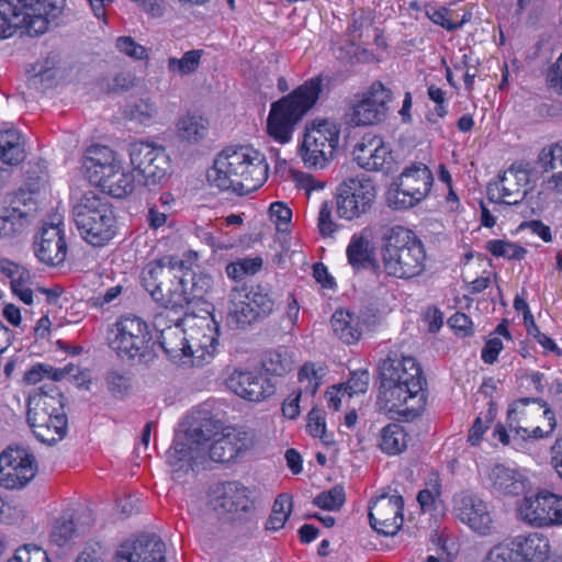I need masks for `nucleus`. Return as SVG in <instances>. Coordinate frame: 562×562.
I'll use <instances>...</instances> for the list:
<instances>
[{"instance_id":"nucleus-42","label":"nucleus","mask_w":562,"mask_h":562,"mask_svg":"<svg viewBox=\"0 0 562 562\" xmlns=\"http://www.w3.org/2000/svg\"><path fill=\"white\" fill-rule=\"evenodd\" d=\"M245 292H236L232 295L228 308V318L237 326H244L256 321V314L250 304H247Z\"/></svg>"},{"instance_id":"nucleus-36","label":"nucleus","mask_w":562,"mask_h":562,"mask_svg":"<svg viewBox=\"0 0 562 562\" xmlns=\"http://www.w3.org/2000/svg\"><path fill=\"white\" fill-rule=\"evenodd\" d=\"M209 132V121L198 113H187L179 117L176 133L179 139L195 144L203 139Z\"/></svg>"},{"instance_id":"nucleus-5","label":"nucleus","mask_w":562,"mask_h":562,"mask_svg":"<svg viewBox=\"0 0 562 562\" xmlns=\"http://www.w3.org/2000/svg\"><path fill=\"white\" fill-rule=\"evenodd\" d=\"M72 216L81 238L94 247L108 245L119 233L112 204L95 191L89 190L77 200Z\"/></svg>"},{"instance_id":"nucleus-64","label":"nucleus","mask_w":562,"mask_h":562,"mask_svg":"<svg viewBox=\"0 0 562 562\" xmlns=\"http://www.w3.org/2000/svg\"><path fill=\"white\" fill-rule=\"evenodd\" d=\"M31 281L30 278H24L23 280H16L11 282V290L15 296H18L24 304L32 305L33 300V291L29 286Z\"/></svg>"},{"instance_id":"nucleus-49","label":"nucleus","mask_w":562,"mask_h":562,"mask_svg":"<svg viewBox=\"0 0 562 562\" xmlns=\"http://www.w3.org/2000/svg\"><path fill=\"white\" fill-rule=\"evenodd\" d=\"M116 50L134 61H148V49L138 44L132 36H119L115 40Z\"/></svg>"},{"instance_id":"nucleus-25","label":"nucleus","mask_w":562,"mask_h":562,"mask_svg":"<svg viewBox=\"0 0 562 562\" xmlns=\"http://www.w3.org/2000/svg\"><path fill=\"white\" fill-rule=\"evenodd\" d=\"M381 382L426 386V379L419 363L409 356L391 352L379 364Z\"/></svg>"},{"instance_id":"nucleus-55","label":"nucleus","mask_w":562,"mask_h":562,"mask_svg":"<svg viewBox=\"0 0 562 562\" xmlns=\"http://www.w3.org/2000/svg\"><path fill=\"white\" fill-rule=\"evenodd\" d=\"M306 429L308 434L315 438H319L324 443H328L326 435L325 414L322 409L312 408L307 415Z\"/></svg>"},{"instance_id":"nucleus-32","label":"nucleus","mask_w":562,"mask_h":562,"mask_svg":"<svg viewBox=\"0 0 562 562\" xmlns=\"http://www.w3.org/2000/svg\"><path fill=\"white\" fill-rule=\"evenodd\" d=\"M509 549L525 561L544 562L550 554V542L548 537L540 532H529L516 536Z\"/></svg>"},{"instance_id":"nucleus-43","label":"nucleus","mask_w":562,"mask_h":562,"mask_svg":"<svg viewBox=\"0 0 562 562\" xmlns=\"http://www.w3.org/2000/svg\"><path fill=\"white\" fill-rule=\"evenodd\" d=\"M36 436V438L44 443H56L61 440L67 431V416L66 415H54L50 416V420H46L43 423V427L45 429L44 435L41 436L37 426H30Z\"/></svg>"},{"instance_id":"nucleus-63","label":"nucleus","mask_w":562,"mask_h":562,"mask_svg":"<svg viewBox=\"0 0 562 562\" xmlns=\"http://www.w3.org/2000/svg\"><path fill=\"white\" fill-rule=\"evenodd\" d=\"M503 348H504V345H503V341L501 340V338H498V337L490 338L485 342V345L482 349V353H481L482 360L487 364H493L497 360L498 355L503 350Z\"/></svg>"},{"instance_id":"nucleus-4","label":"nucleus","mask_w":562,"mask_h":562,"mask_svg":"<svg viewBox=\"0 0 562 562\" xmlns=\"http://www.w3.org/2000/svg\"><path fill=\"white\" fill-rule=\"evenodd\" d=\"M59 13L53 0H0V41L19 31L30 36L44 34Z\"/></svg>"},{"instance_id":"nucleus-58","label":"nucleus","mask_w":562,"mask_h":562,"mask_svg":"<svg viewBox=\"0 0 562 562\" xmlns=\"http://www.w3.org/2000/svg\"><path fill=\"white\" fill-rule=\"evenodd\" d=\"M440 485L434 484L430 488L422 490L417 495V502L424 513L431 512L437 508L440 502Z\"/></svg>"},{"instance_id":"nucleus-59","label":"nucleus","mask_w":562,"mask_h":562,"mask_svg":"<svg viewBox=\"0 0 562 562\" xmlns=\"http://www.w3.org/2000/svg\"><path fill=\"white\" fill-rule=\"evenodd\" d=\"M265 367L267 371L274 375H283L291 370L292 361L279 352H271L265 362Z\"/></svg>"},{"instance_id":"nucleus-34","label":"nucleus","mask_w":562,"mask_h":562,"mask_svg":"<svg viewBox=\"0 0 562 562\" xmlns=\"http://www.w3.org/2000/svg\"><path fill=\"white\" fill-rule=\"evenodd\" d=\"M330 323L336 337L346 344H355L362 336L360 317L348 310L336 311Z\"/></svg>"},{"instance_id":"nucleus-17","label":"nucleus","mask_w":562,"mask_h":562,"mask_svg":"<svg viewBox=\"0 0 562 562\" xmlns=\"http://www.w3.org/2000/svg\"><path fill=\"white\" fill-rule=\"evenodd\" d=\"M37 204L31 193L20 191L0 212V239L11 240L23 235L36 217Z\"/></svg>"},{"instance_id":"nucleus-7","label":"nucleus","mask_w":562,"mask_h":562,"mask_svg":"<svg viewBox=\"0 0 562 562\" xmlns=\"http://www.w3.org/2000/svg\"><path fill=\"white\" fill-rule=\"evenodd\" d=\"M509 429L516 437L522 439H540L548 437L554 430L557 420L554 413L544 403L520 398L508 411Z\"/></svg>"},{"instance_id":"nucleus-61","label":"nucleus","mask_w":562,"mask_h":562,"mask_svg":"<svg viewBox=\"0 0 562 562\" xmlns=\"http://www.w3.org/2000/svg\"><path fill=\"white\" fill-rule=\"evenodd\" d=\"M105 380L109 391L114 395H122L130 386L128 378L117 371L109 372Z\"/></svg>"},{"instance_id":"nucleus-50","label":"nucleus","mask_w":562,"mask_h":562,"mask_svg":"<svg viewBox=\"0 0 562 562\" xmlns=\"http://www.w3.org/2000/svg\"><path fill=\"white\" fill-rule=\"evenodd\" d=\"M246 299L252 306L256 317L269 315L273 307L274 302L272 297L261 286H252L249 291L245 292Z\"/></svg>"},{"instance_id":"nucleus-31","label":"nucleus","mask_w":562,"mask_h":562,"mask_svg":"<svg viewBox=\"0 0 562 562\" xmlns=\"http://www.w3.org/2000/svg\"><path fill=\"white\" fill-rule=\"evenodd\" d=\"M249 442L250 439L246 431L226 427L221 436L216 437L209 446V457L215 462L231 461L246 450Z\"/></svg>"},{"instance_id":"nucleus-56","label":"nucleus","mask_w":562,"mask_h":562,"mask_svg":"<svg viewBox=\"0 0 562 562\" xmlns=\"http://www.w3.org/2000/svg\"><path fill=\"white\" fill-rule=\"evenodd\" d=\"M370 381V374L368 370H356L351 372L349 380L341 384L344 387V392L347 393L349 397L363 394L367 392Z\"/></svg>"},{"instance_id":"nucleus-28","label":"nucleus","mask_w":562,"mask_h":562,"mask_svg":"<svg viewBox=\"0 0 562 562\" xmlns=\"http://www.w3.org/2000/svg\"><path fill=\"white\" fill-rule=\"evenodd\" d=\"M226 384L236 395L250 402H260L274 393L270 381L257 371L234 370Z\"/></svg>"},{"instance_id":"nucleus-24","label":"nucleus","mask_w":562,"mask_h":562,"mask_svg":"<svg viewBox=\"0 0 562 562\" xmlns=\"http://www.w3.org/2000/svg\"><path fill=\"white\" fill-rule=\"evenodd\" d=\"M64 404V396L54 383H50L47 390L41 387L33 391L27 398L29 425L40 427L38 432L43 436V423L50 420V416L66 415Z\"/></svg>"},{"instance_id":"nucleus-53","label":"nucleus","mask_w":562,"mask_h":562,"mask_svg":"<svg viewBox=\"0 0 562 562\" xmlns=\"http://www.w3.org/2000/svg\"><path fill=\"white\" fill-rule=\"evenodd\" d=\"M65 376V372L60 369H55L46 363L34 364L24 374V381L27 384H36L43 379L47 378L53 382L60 381Z\"/></svg>"},{"instance_id":"nucleus-46","label":"nucleus","mask_w":562,"mask_h":562,"mask_svg":"<svg viewBox=\"0 0 562 562\" xmlns=\"http://www.w3.org/2000/svg\"><path fill=\"white\" fill-rule=\"evenodd\" d=\"M168 464L175 471L188 470L192 467V450L183 440H175L166 453Z\"/></svg>"},{"instance_id":"nucleus-26","label":"nucleus","mask_w":562,"mask_h":562,"mask_svg":"<svg viewBox=\"0 0 562 562\" xmlns=\"http://www.w3.org/2000/svg\"><path fill=\"white\" fill-rule=\"evenodd\" d=\"M115 562H165V543L156 535H142L122 543Z\"/></svg>"},{"instance_id":"nucleus-47","label":"nucleus","mask_w":562,"mask_h":562,"mask_svg":"<svg viewBox=\"0 0 562 562\" xmlns=\"http://www.w3.org/2000/svg\"><path fill=\"white\" fill-rule=\"evenodd\" d=\"M79 535L80 530L75 526L74 520L70 517L61 516L54 522L50 540L56 546L64 547Z\"/></svg>"},{"instance_id":"nucleus-33","label":"nucleus","mask_w":562,"mask_h":562,"mask_svg":"<svg viewBox=\"0 0 562 562\" xmlns=\"http://www.w3.org/2000/svg\"><path fill=\"white\" fill-rule=\"evenodd\" d=\"M488 481L494 493L516 496L526 488V479L517 470L495 464L490 469Z\"/></svg>"},{"instance_id":"nucleus-13","label":"nucleus","mask_w":562,"mask_h":562,"mask_svg":"<svg viewBox=\"0 0 562 562\" xmlns=\"http://www.w3.org/2000/svg\"><path fill=\"white\" fill-rule=\"evenodd\" d=\"M130 162L143 177L147 187L156 186L170 172V158L162 146L149 142H134L128 146Z\"/></svg>"},{"instance_id":"nucleus-35","label":"nucleus","mask_w":562,"mask_h":562,"mask_svg":"<svg viewBox=\"0 0 562 562\" xmlns=\"http://www.w3.org/2000/svg\"><path fill=\"white\" fill-rule=\"evenodd\" d=\"M95 187L113 198L122 199L133 193L135 178L133 172L126 170L122 162L119 168H115L113 172L108 175Z\"/></svg>"},{"instance_id":"nucleus-27","label":"nucleus","mask_w":562,"mask_h":562,"mask_svg":"<svg viewBox=\"0 0 562 562\" xmlns=\"http://www.w3.org/2000/svg\"><path fill=\"white\" fill-rule=\"evenodd\" d=\"M122 162L119 154L109 146L93 144L85 150L82 168L89 182L97 186Z\"/></svg>"},{"instance_id":"nucleus-22","label":"nucleus","mask_w":562,"mask_h":562,"mask_svg":"<svg viewBox=\"0 0 562 562\" xmlns=\"http://www.w3.org/2000/svg\"><path fill=\"white\" fill-rule=\"evenodd\" d=\"M404 501L400 494L381 495L369 506L371 527L381 535L394 536L404 522Z\"/></svg>"},{"instance_id":"nucleus-48","label":"nucleus","mask_w":562,"mask_h":562,"mask_svg":"<svg viewBox=\"0 0 562 562\" xmlns=\"http://www.w3.org/2000/svg\"><path fill=\"white\" fill-rule=\"evenodd\" d=\"M540 161L546 170L562 169V143H557L549 148L542 149ZM552 181L557 187L562 186V170L552 176Z\"/></svg>"},{"instance_id":"nucleus-16","label":"nucleus","mask_w":562,"mask_h":562,"mask_svg":"<svg viewBox=\"0 0 562 562\" xmlns=\"http://www.w3.org/2000/svg\"><path fill=\"white\" fill-rule=\"evenodd\" d=\"M36 472L35 457L26 448H8L0 454V485L4 488L24 487Z\"/></svg>"},{"instance_id":"nucleus-52","label":"nucleus","mask_w":562,"mask_h":562,"mask_svg":"<svg viewBox=\"0 0 562 562\" xmlns=\"http://www.w3.org/2000/svg\"><path fill=\"white\" fill-rule=\"evenodd\" d=\"M346 494L341 485H336L328 491L319 493L313 504L325 510H338L345 504Z\"/></svg>"},{"instance_id":"nucleus-10","label":"nucleus","mask_w":562,"mask_h":562,"mask_svg":"<svg viewBox=\"0 0 562 562\" xmlns=\"http://www.w3.org/2000/svg\"><path fill=\"white\" fill-rule=\"evenodd\" d=\"M178 260L171 256L153 260L147 263L143 272V280L151 297L158 302L165 310L182 311L190 303V299L181 289L179 282L175 290L164 288V280L171 274V270L177 266Z\"/></svg>"},{"instance_id":"nucleus-38","label":"nucleus","mask_w":562,"mask_h":562,"mask_svg":"<svg viewBox=\"0 0 562 562\" xmlns=\"http://www.w3.org/2000/svg\"><path fill=\"white\" fill-rule=\"evenodd\" d=\"M378 445L389 456L400 454L407 447V434L400 424H389L381 429Z\"/></svg>"},{"instance_id":"nucleus-3","label":"nucleus","mask_w":562,"mask_h":562,"mask_svg":"<svg viewBox=\"0 0 562 562\" xmlns=\"http://www.w3.org/2000/svg\"><path fill=\"white\" fill-rule=\"evenodd\" d=\"M322 92V79L312 78L289 95L271 104L268 120V135L280 144L292 139L294 126L315 105Z\"/></svg>"},{"instance_id":"nucleus-37","label":"nucleus","mask_w":562,"mask_h":562,"mask_svg":"<svg viewBox=\"0 0 562 562\" xmlns=\"http://www.w3.org/2000/svg\"><path fill=\"white\" fill-rule=\"evenodd\" d=\"M0 156L4 164L18 165L25 158L24 142L15 128L0 132Z\"/></svg>"},{"instance_id":"nucleus-6","label":"nucleus","mask_w":562,"mask_h":562,"mask_svg":"<svg viewBox=\"0 0 562 562\" xmlns=\"http://www.w3.org/2000/svg\"><path fill=\"white\" fill-rule=\"evenodd\" d=\"M340 138V125L334 121H314L306 126L300 157L307 168L323 169L333 160Z\"/></svg>"},{"instance_id":"nucleus-11","label":"nucleus","mask_w":562,"mask_h":562,"mask_svg":"<svg viewBox=\"0 0 562 562\" xmlns=\"http://www.w3.org/2000/svg\"><path fill=\"white\" fill-rule=\"evenodd\" d=\"M516 514L520 521L533 528L562 526V496L544 490L524 496Z\"/></svg>"},{"instance_id":"nucleus-60","label":"nucleus","mask_w":562,"mask_h":562,"mask_svg":"<svg viewBox=\"0 0 562 562\" xmlns=\"http://www.w3.org/2000/svg\"><path fill=\"white\" fill-rule=\"evenodd\" d=\"M0 273L10 279V283L16 280L30 278V272L23 266L13 262L7 258H0Z\"/></svg>"},{"instance_id":"nucleus-14","label":"nucleus","mask_w":562,"mask_h":562,"mask_svg":"<svg viewBox=\"0 0 562 562\" xmlns=\"http://www.w3.org/2000/svg\"><path fill=\"white\" fill-rule=\"evenodd\" d=\"M456 517L480 536H490L495 531L492 508L477 494L463 491L453 497Z\"/></svg>"},{"instance_id":"nucleus-19","label":"nucleus","mask_w":562,"mask_h":562,"mask_svg":"<svg viewBox=\"0 0 562 562\" xmlns=\"http://www.w3.org/2000/svg\"><path fill=\"white\" fill-rule=\"evenodd\" d=\"M33 251L40 262L49 267H57L66 260L68 245L61 221L43 224L34 237Z\"/></svg>"},{"instance_id":"nucleus-41","label":"nucleus","mask_w":562,"mask_h":562,"mask_svg":"<svg viewBox=\"0 0 562 562\" xmlns=\"http://www.w3.org/2000/svg\"><path fill=\"white\" fill-rule=\"evenodd\" d=\"M323 375L324 369L322 367L316 368L315 363L312 362L304 363L297 373L300 387L295 391L301 392L302 395L313 397L322 384Z\"/></svg>"},{"instance_id":"nucleus-39","label":"nucleus","mask_w":562,"mask_h":562,"mask_svg":"<svg viewBox=\"0 0 562 562\" xmlns=\"http://www.w3.org/2000/svg\"><path fill=\"white\" fill-rule=\"evenodd\" d=\"M251 502L248 496V490L235 483H228L224 486L220 506L228 513L247 512Z\"/></svg>"},{"instance_id":"nucleus-9","label":"nucleus","mask_w":562,"mask_h":562,"mask_svg":"<svg viewBox=\"0 0 562 562\" xmlns=\"http://www.w3.org/2000/svg\"><path fill=\"white\" fill-rule=\"evenodd\" d=\"M109 347L122 360H135L145 357L149 349L148 326L138 317H123L108 330Z\"/></svg>"},{"instance_id":"nucleus-54","label":"nucleus","mask_w":562,"mask_h":562,"mask_svg":"<svg viewBox=\"0 0 562 562\" xmlns=\"http://www.w3.org/2000/svg\"><path fill=\"white\" fill-rule=\"evenodd\" d=\"M156 112L157 109L149 99H139L125 109L126 116L139 123L151 120Z\"/></svg>"},{"instance_id":"nucleus-51","label":"nucleus","mask_w":562,"mask_h":562,"mask_svg":"<svg viewBox=\"0 0 562 562\" xmlns=\"http://www.w3.org/2000/svg\"><path fill=\"white\" fill-rule=\"evenodd\" d=\"M261 267L262 259L260 257L243 258L228 263L226 273L233 280H241L246 276H254Z\"/></svg>"},{"instance_id":"nucleus-45","label":"nucleus","mask_w":562,"mask_h":562,"mask_svg":"<svg viewBox=\"0 0 562 562\" xmlns=\"http://www.w3.org/2000/svg\"><path fill=\"white\" fill-rule=\"evenodd\" d=\"M485 249L494 257L507 260L520 261L527 255L525 247L508 239H490L485 244Z\"/></svg>"},{"instance_id":"nucleus-1","label":"nucleus","mask_w":562,"mask_h":562,"mask_svg":"<svg viewBox=\"0 0 562 562\" xmlns=\"http://www.w3.org/2000/svg\"><path fill=\"white\" fill-rule=\"evenodd\" d=\"M268 171L266 158L259 150L251 146H229L216 157L207 178L223 191L245 195L266 182Z\"/></svg>"},{"instance_id":"nucleus-8","label":"nucleus","mask_w":562,"mask_h":562,"mask_svg":"<svg viewBox=\"0 0 562 562\" xmlns=\"http://www.w3.org/2000/svg\"><path fill=\"white\" fill-rule=\"evenodd\" d=\"M434 176L427 165L412 162L403 168L389 192V202L395 209H409L419 204L430 193Z\"/></svg>"},{"instance_id":"nucleus-30","label":"nucleus","mask_w":562,"mask_h":562,"mask_svg":"<svg viewBox=\"0 0 562 562\" xmlns=\"http://www.w3.org/2000/svg\"><path fill=\"white\" fill-rule=\"evenodd\" d=\"M352 155L358 166L369 171L382 169L391 159L390 148L375 135L363 136L355 146Z\"/></svg>"},{"instance_id":"nucleus-12","label":"nucleus","mask_w":562,"mask_h":562,"mask_svg":"<svg viewBox=\"0 0 562 562\" xmlns=\"http://www.w3.org/2000/svg\"><path fill=\"white\" fill-rule=\"evenodd\" d=\"M378 402L381 408L394 413L405 420H413L425 409L427 397L425 386L381 382Z\"/></svg>"},{"instance_id":"nucleus-57","label":"nucleus","mask_w":562,"mask_h":562,"mask_svg":"<svg viewBox=\"0 0 562 562\" xmlns=\"http://www.w3.org/2000/svg\"><path fill=\"white\" fill-rule=\"evenodd\" d=\"M317 227L323 237H330L337 231V225L333 221L331 207L328 202H323L319 207Z\"/></svg>"},{"instance_id":"nucleus-29","label":"nucleus","mask_w":562,"mask_h":562,"mask_svg":"<svg viewBox=\"0 0 562 562\" xmlns=\"http://www.w3.org/2000/svg\"><path fill=\"white\" fill-rule=\"evenodd\" d=\"M346 257L355 272L379 269L376 247L370 228L366 227L350 237L346 247Z\"/></svg>"},{"instance_id":"nucleus-40","label":"nucleus","mask_w":562,"mask_h":562,"mask_svg":"<svg viewBox=\"0 0 562 562\" xmlns=\"http://www.w3.org/2000/svg\"><path fill=\"white\" fill-rule=\"evenodd\" d=\"M203 55L202 49H191L180 58L169 57L167 59V70L172 76L187 77L193 75L199 69Z\"/></svg>"},{"instance_id":"nucleus-44","label":"nucleus","mask_w":562,"mask_h":562,"mask_svg":"<svg viewBox=\"0 0 562 562\" xmlns=\"http://www.w3.org/2000/svg\"><path fill=\"white\" fill-rule=\"evenodd\" d=\"M425 12L431 22L447 31L458 30L467 22L465 15L459 19L456 11L446 7L427 5Z\"/></svg>"},{"instance_id":"nucleus-20","label":"nucleus","mask_w":562,"mask_h":562,"mask_svg":"<svg viewBox=\"0 0 562 562\" xmlns=\"http://www.w3.org/2000/svg\"><path fill=\"white\" fill-rule=\"evenodd\" d=\"M170 310L155 316L154 325L159 331L158 342L165 353L173 362L189 364V330L183 328L184 322L180 317L172 325L166 326Z\"/></svg>"},{"instance_id":"nucleus-21","label":"nucleus","mask_w":562,"mask_h":562,"mask_svg":"<svg viewBox=\"0 0 562 562\" xmlns=\"http://www.w3.org/2000/svg\"><path fill=\"white\" fill-rule=\"evenodd\" d=\"M189 326V363L192 366H202L207 363L216 351L218 345V326L214 318L191 319Z\"/></svg>"},{"instance_id":"nucleus-15","label":"nucleus","mask_w":562,"mask_h":562,"mask_svg":"<svg viewBox=\"0 0 562 562\" xmlns=\"http://www.w3.org/2000/svg\"><path fill=\"white\" fill-rule=\"evenodd\" d=\"M375 199V188L366 178H349L337 189V212L341 218L353 220L364 214Z\"/></svg>"},{"instance_id":"nucleus-62","label":"nucleus","mask_w":562,"mask_h":562,"mask_svg":"<svg viewBox=\"0 0 562 562\" xmlns=\"http://www.w3.org/2000/svg\"><path fill=\"white\" fill-rule=\"evenodd\" d=\"M450 327L459 336L465 337L472 334V321L464 313H456L448 321Z\"/></svg>"},{"instance_id":"nucleus-2","label":"nucleus","mask_w":562,"mask_h":562,"mask_svg":"<svg viewBox=\"0 0 562 562\" xmlns=\"http://www.w3.org/2000/svg\"><path fill=\"white\" fill-rule=\"evenodd\" d=\"M381 261L387 277L409 280L425 271L426 250L413 231L394 226L383 237Z\"/></svg>"},{"instance_id":"nucleus-23","label":"nucleus","mask_w":562,"mask_h":562,"mask_svg":"<svg viewBox=\"0 0 562 562\" xmlns=\"http://www.w3.org/2000/svg\"><path fill=\"white\" fill-rule=\"evenodd\" d=\"M529 183V170L521 165H514L504 171L497 182L488 186V196L492 201L515 205L526 196Z\"/></svg>"},{"instance_id":"nucleus-18","label":"nucleus","mask_w":562,"mask_h":562,"mask_svg":"<svg viewBox=\"0 0 562 562\" xmlns=\"http://www.w3.org/2000/svg\"><path fill=\"white\" fill-rule=\"evenodd\" d=\"M392 91L382 82H373L358 95L352 106L351 120L356 125H372L382 122L387 114Z\"/></svg>"}]
</instances>
